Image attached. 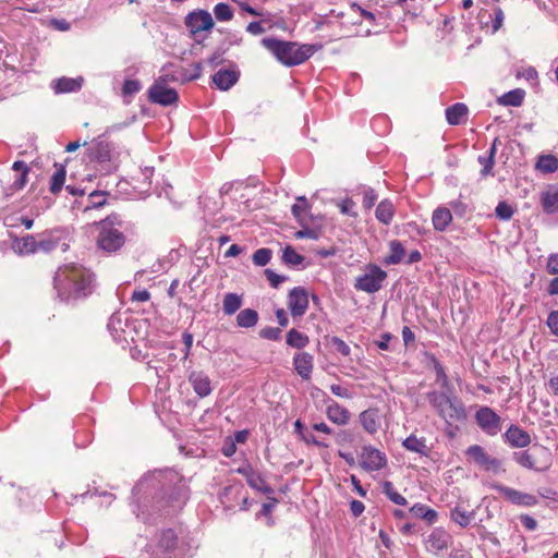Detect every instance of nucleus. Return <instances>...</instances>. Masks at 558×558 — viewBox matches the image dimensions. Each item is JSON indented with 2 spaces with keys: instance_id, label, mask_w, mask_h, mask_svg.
<instances>
[{
  "instance_id": "nucleus-24",
  "label": "nucleus",
  "mask_w": 558,
  "mask_h": 558,
  "mask_svg": "<svg viewBox=\"0 0 558 558\" xmlns=\"http://www.w3.org/2000/svg\"><path fill=\"white\" fill-rule=\"evenodd\" d=\"M292 215L299 225H311L313 215L311 213V205L305 196H299L291 208Z\"/></svg>"
},
{
  "instance_id": "nucleus-57",
  "label": "nucleus",
  "mask_w": 558,
  "mask_h": 558,
  "mask_svg": "<svg viewBox=\"0 0 558 558\" xmlns=\"http://www.w3.org/2000/svg\"><path fill=\"white\" fill-rule=\"evenodd\" d=\"M302 227L301 230L295 232L296 239H311V240H318L319 232L315 229H311L310 225H300Z\"/></svg>"
},
{
  "instance_id": "nucleus-12",
  "label": "nucleus",
  "mask_w": 558,
  "mask_h": 558,
  "mask_svg": "<svg viewBox=\"0 0 558 558\" xmlns=\"http://www.w3.org/2000/svg\"><path fill=\"white\" fill-rule=\"evenodd\" d=\"M184 22L192 36L202 31H210L215 24L211 14L202 9L190 12Z\"/></svg>"
},
{
  "instance_id": "nucleus-35",
  "label": "nucleus",
  "mask_w": 558,
  "mask_h": 558,
  "mask_svg": "<svg viewBox=\"0 0 558 558\" xmlns=\"http://www.w3.org/2000/svg\"><path fill=\"white\" fill-rule=\"evenodd\" d=\"M13 247L20 254H35L37 253V236L27 234L13 242Z\"/></svg>"
},
{
  "instance_id": "nucleus-9",
  "label": "nucleus",
  "mask_w": 558,
  "mask_h": 558,
  "mask_svg": "<svg viewBox=\"0 0 558 558\" xmlns=\"http://www.w3.org/2000/svg\"><path fill=\"white\" fill-rule=\"evenodd\" d=\"M465 456L485 471H492L494 473L505 472L501 468V461L489 456L480 445L470 446L465 451Z\"/></svg>"
},
{
  "instance_id": "nucleus-14",
  "label": "nucleus",
  "mask_w": 558,
  "mask_h": 558,
  "mask_svg": "<svg viewBox=\"0 0 558 558\" xmlns=\"http://www.w3.org/2000/svg\"><path fill=\"white\" fill-rule=\"evenodd\" d=\"M148 99L153 104L167 107L175 104L179 96L174 88L166 87L157 81L148 89Z\"/></svg>"
},
{
  "instance_id": "nucleus-3",
  "label": "nucleus",
  "mask_w": 558,
  "mask_h": 558,
  "mask_svg": "<svg viewBox=\"0 0 558 558\" xmlns=\"http://www.w3.org/2000/svg\"><path fill=\"white\" fill-rule=\"evenodd\" d=\"M260 44L278 62L288 68L304 63L323 48L322 44H299L281 40L277 37H264Z\"/></svg>"
},
{
  "instance_id": "nucleus-37",
  "label": "nucleus",
  "mask_w": 558,
  "mask_h": 558,
  "mask_svg": "<svg viewBox=\"0 0 558 558\" xmlns=\"http://www.w3.org/2000/svg\"><path fill=\"white\" fill-rule=\"evenodd\" d=\"M126 325L125 320L122 319L121 314L113 313L108 320L107 328L114 340L121 341L124 339V326Z\"/></svg>"
},
{
  "instance_id": "nucleus-60",
  "label": "nucleus",
  "mask_w": 558,
  "mask_h": 558,
  "mask_svg": "<svg viewBox=\"0 0 558 558\" xmlns=\"http://www.w3.org/2000/svg\"><path fill=\"white\" fill-rule=\"evenodd\" d=\"M141 89V83L137 80H125L122 86L124 96H133Z\"/></svg>"
},
{
  "instance_id": "nucleus-6",
  "label": "nucleus",
  "mask_w": 558,
  "mask_h": 558,
  "mask_svg": "<svg viewBox=\"0 0 558 558\" xmlns=\"http://www.w3.org/2000/svg\"><path fill=\"white\" fill-rule=\"evenodd\" d=\"M177 547L178 535L172 529L160 530L146 546L149 558H173Z\"/></svg>"
},
{
  "instance_id": "nucleus-33",
  "label": "nucleus",
  "mask_w": 558,
  "mask_h": 558,
  "mask_svg": "<svg viewBox=\"0 0 558 558\" xmlns=\"http://www.w3.org/2000/svg\"><path fill=\"white\" fill-rule=\"evenodd\" d=\"M359 420L363 428L371 435L378 430V414L376 409H367L360 413Z\"/></svg>"
},
{
  "instance_id": "nucleus-49",
  "label": "nucleus",
  "mask_w": 558,
  "mask_h": 558,
  "mask_svg": "<svg viewBox=\"0 0 558 558\" xmlns=\"http://www.w3.org/2000/svg\"><path fill=\"white\" fill-rule=\"evenodd\" d=\"M214 14L218 21L227 22L233 17V10L228 3L219 2L214 8Z\"/></svg>"
},
{
  "instance_id": "nucleus-48",
  "label": "nucleus",
  "mask_w": 558,
  "mask_h": 558,
  "mask_svg": "<svg viewBox=\"0 0 558 558\" xmlns=\"http://www.w3.org/2000/svg\"><path fill=\"white\" fill-rule=\"evenodd\" d=\"M65 168L63 166H60V168L57 169V171L53 173L50 180V192L52 194H58L65 181Z\"/></svg>"
},
{
  "instance_id": "nucleus-38",
  "label": "nucleus",
  "mask_w": 558,
  "mask_h": 558,
  "mask_svg": "<svg viewBox=\"0 0 558 558\" xmlns=\"http://www.w3.org/2000/svg\"><path fill=\"white\" fill-rule=\"evenodd\" d=\"M525 97V90L522 88H515L501 95L497 102L502 106L519 107L522 105Z\"/></svg>"
},
{
  "instance_id": "nucleus-2",
  "label": "nucleus",
  "mask_w": 558,
  "mask_h": 558,
  "mask_svg": "<svg viewBox=\"0 0 558 558\" xmlns=\"http://www.w3.org/2000/svg\"><path fill=\"white\" fill-rule=\"evenodd\" d=\"M57 298L64 303L76 302L89 296L96 287V276L78 263H68L58 267L52 278Z\"/></svg>"
},
{
  "instance_id": "nucleus-15",
  "label": "nucleus",
  "mask_w": 558,
  "mask_h": 558,
  "mask_svg": "<svg viewBox=\"0 0 558 558\" xmlns=\"http://www.w3.org/2000/svg\"><path fill=\"white\" fill-rule=\"evenodd\" d=\"M288 308L293 317L303 316L308 308V294L303 287H294L288 294Z\"/></svg>"
},
{
  "instance_id": "nucleus-45",
  "label": "nucleus",
  "mask_w": 558,
  "mask_h": 558,
  "mask_svg": "<svg viewBox=\"0 0 558 558\" xmlns=\"http://www.w3.org/2000/svg\"><path fill=\"white\" fill-rule=\"evenodd\" d=\"M472 518L473 512H468L460 507H454L450 512V519L461 527L470 525Z\"/></svg>"
},
{
  "instance_id": "nucleus-26",
  "label": "nucleus",
  "mask_w": 558,
  "mask_h": 558,
  "mask_svg": "<svg viewBox=\"0 0 558 558\" xmlns=\"http://www.w3.org/2000/svg\"><path fill=\"white\" fill-rule=\"evenodd\" d=\"M466 416L468 414L464 404L459 398L454 396L449 407L447 408L445 416H442V418L448 424H451V422H463L466 420Z\"/></svg>"
},
{
  "instance_id": "nucleus-17",
  "label": "nucleus",
  "mask_w": 558,
  "mask_h": 558,
  "mask_svg": "<svg viewBox=\"0 0 558 558\" xmlns=\"http://www.w3.org/2000/svg\"><path fill=\"white\" fill-rule=\"evenodd\" d=\"M63 231L60 229L46 230L37 235V252L51 253L64 239Z\"/></svg>"
},
{
  "instance_id": "nucleus-1",
  "label": "nucleus",
  "mask_w": 558,
  "mask_h": 558,
  "mask_svg": "<svg viewBox=\"0 0 558 558\" xmlns=\"http://www.w3.org/2000/svg\"><path fill=\"white\" fill-rule=\"evenodd\" d=\"M189 496V487L177 474L143 476L132 489L137 517L140 512L168 514L170 510L181 509Z\"/></svg>"
},
{
  "instance_id": "nucleus-11",
  "label": "nucleus",
  "mask_w": 558,
  "mask_h": 558,
  "mask_svg": "<svg viewBox=\"0 0 558 558\" xmlns=\"http://www.w3.org/2000/svg\"><path fill=\"white\" fill-rule=\"evenodd\" d=\"M386 464L387 457L384 452L371 445L362 447L360 465L363 470L367 472L379 471L385 468Z\"/></svg>"
},
{
  "instance_id": "nucleus-13",
  "label": "nucleus",
  "mask_w": 558,
  "mask_h": 558,
  "mask_svg": "<svg viewBox=\"0 0 558 558\" xmlns=\"http://www.w3.org/2000/svg\"><path fill=\"white\" fill-rule=\"evenodd\" d=\"M493 489L502 495L508 501L513 505L524 506V507H533L538 504V499L536 496L527 493H523L521 490L501 485L494 484Z\"/></svg>"
},
{
  "instance_id": "nucleus-22",
  "label": "nucleus",
  "mask_w": 558,
  "mask_h": 558,
  "mask_svg": "<svg viewBox=\"0 0 558 558\" xmlns=\"http://www.w3.org/2000/svg\"><path fill=\"white\" fill-rule=\"evenodd\" d=\"M239 78H240V72L239 71H236V70H228V69H220L211 77L213 83L220 90H228V89H230L233 85L236 84Z\"/></svg>"
},
{
  "instance_id": "nucleus-27",
  "label": "nucleus",
  "mask_w": 558,
  "mask_h": 558,
  "mask_svg": "<svg viewBox=\"0 0 558 558\" xmlns=\"http://www.w3.org/2000/svg\"><path fill=\"white\" fill-rule=\"evenodd\" d=\"M541 204L544 213L548 215L558 213V186L550 185L542 192Z\"/></svg>"
},
{
  "instance_id": "nucleus-31",
  "label": "nucleus",
  "mask_w": 558,
  "mask_h": 558,
  "mask_svg": "<svg viewBox=\"0 0 558 558\" xmlns=\"http://www.w3.org/2000/svg\"><path fill=\"white\" fill-rule=\"evenodd\" d=\"M425 357L427 361V365L433 367L436 373V381L440 384L441 388L449 389L450 381L446 374L445 367L439 362V360L433 353H425Z\"/></svg>"
},
{
  "instance_id": "nucleus-56",
  "label": "nucleus",
  "mask_w": 558,
  "mask_h": 558,
  "mask_svg": "<svg viewBox=\"0 0 558 558\" xmlns=\"http://www.w3.org/2000/svg\"><path fill=\"white\" fill-rule=\"evenodd\" d=\"M350 9L354 12H359L360 16L369 22L371 24L374 25L376 23V15L373 12L362 8L359 3L351 2Z\"/></svg>"
},
{
  "instance_id": "nucleus-23",
  "label": "nucleus",
  "mask_w": 558,
  "mask_h": 558,
  "mask_svg": "<svg viewBox=\"0 0 558 558\" xmlns=\"http://www.w3.org/2000/svg\"><path fill=\"white\" fill-rule=\"evenodd\" d=\"M293 365L301 378L310 379L314 367V356L307 352L296 353L293 357Z\"/></svg>"
},
{
  "instance_id": "nucleus-46",
  "label": "nucleus",
  "mask_w": 558,
  "mask_h": 558,
  "mask_svg": "<svg viewBox=\"0 0 558 558\" xmlns=\"http://www.w3.org/2000/svg\"><path fill=\"white\" fill-rule=\"evenodd\" d=\"M82 85L77 80L61 77L56 82L54 89L57 93H71L81 89Z\"/></svg>"
},
{
  "instance_id": "nucleus-36",
  "label": "nucleus",
  "mask_w": 558,
  "mask_h": 558,
  "mask_svg": "<svg viewBox=\"0 0 558 558\" xmlns=\"http://www.w3.org/2000/svg\"><path fill=\"white\" fill-rule=\"evenodd\" d=\"M243 304V298L240 294L228 292L222 300V311L226 315L231 316L235 314Z\"/></svg>"
},
{
  "instance_id": "nucleus-61",
  "label": "nucleus",
  "mask_w": 558,
  "mask_h": 558,
  "mask_svg": "<svg viewBox=\"0 0 558 558\" xmlns=\"http://www.w3.org/2000/svg\"><path fill=\"white\" fill-rule=\"evenodd\" d=\"M330 343L335 349L343 356H349L351 353L350 347L339 337L333 336L330 339Z\"/></svg>"
},
{
  "instance_id": "nucleus-54",
  "label": "nucleus",
  "mask_w": 558,
  "mask_h": 558,
  "mask_svg": "<svg viewBox=\"0 0 558 558\" xmlns=\"http://www.w3.org/2000/svg\"><path fill=\"white\" fill-rule=\"evenodd\" d=\"M495 214L498 219L507 221L512 217L513 209L508 203L500 202L495 209Z\"/></svg>"
},
{
  "instance_id": "nucleus-53",
  "label": "nucleus",
  "mask_w": 558,
  "mask_h": 558,
  "mask_svg": "<svg viewBox=\"0 0 558 558\" xmlns=\"http://www.w3.org/2000/svg\"><path fill=\"white\" fill-rule=\"evenodd\" d=\"M337 205L341 214L348 215L353 218L357 217V213L353 210V208L355 207V203L352 198L345 197L342 201L338 202Z\"/></svg>"
},
{
  "instance_id": "nucleus-47",
  "label": "nucleus",
  "mask_w": 558,
  "mask_h": 558,
  "mask_svg": "<svg viewBox=\"0 0 558 558\" xmlns=\"http://www.w3.org/2000/svg\"><path fill=\"white\" fill-rule=\"evenodd\" d=\"M282 262L288 266H299L304 262V256L299 254L291 245L282 251Z\"/></svg>"
},
{
  "instance_id": "nucleus-43",
  "label": "nucleus",
  "mask_w": 558,
  "mask_h": 558,
  "mask_svg": "<svg viewBox=\"0 0 558 558\" xmlns=\"http://www.w3.org/2000/svg\"><path fill=\"white\" fill-rule=\"evenodd\" d=\"M242 488L241 485H228L223 487L218 495L220 502L226 507H230L228 504L240 495Z\"/></svg>"
},
{
  "instance_id": "nucleus-51",
  "label": "nucleus",
  "mask_w": 558,
  "mask_h": 558,
  "mask_svg": "<svg viewBox=\"0 0 558 558\" xmlns=\"http://www.w3.org/2000/svg\"><path fill=\"white\" fill-rule=\"evenodd\" d=\"M107 192L95 190L92 193H89V206L87 208H100L106 205L107 199L106 195Z\"/></svg>"
},
{
  "instance_id": "nucleus-28",
  "label": "nucleus",
  "mask_w": 558,
  "mask_h": 558,
  "mask_svg": "<svg viewBox=\"0 0 558 558\" xmlns=\"http://www.w3.org/2000/svg\"><path fill=\"white\" fill-rule=\"evenodd\" d=\"M468 113V106L463 102H456L449 106L445 111L446 120L449 125L461 124L466 119Z\"/></svg>"
},
{
  "instance_id": "nucleus-64",
  "label": "nucleus",
  "mask_w": 558,
  "mask_h": 558,
  "mask_svg": "<svg viewBox=\"0 0 558 558\" xmlns=\"http://www.w3.org/2000/svg\"><path fill=\"white\" fill-rule=\"evenodd\" d=\"M547 271L551 275H558V253L551 254L547 260Z\"/></svg>"
},
{
  "instance_id": "nucleus-21",
  "label": "nucleus",
  "mask_w": 558,
  "mask_h": 558,
  "mask_svg": "<svg viewBox=\"0 0 558 558\" xmlns=\"http://www.w3.org/2000/svg\"><path fill=\"white\" fill-rule=\"evenodd\" d=\"M447 390L449 393L437 390H433L426 393V398L429 404L436 410L440 417L445 416V412L454 397L450 388Z\"/></svg>"
},
{
  "instance_id": "nucleus-25",
  "label": "nucleus",
  "mask_w": 558,
  "mask_h": 558,
  "mask_svg": "<svg viewBox=\"0 0 558 558\" xmlns=\"http://www.w3.org/2000/svg\"><path fill=\"white\" fill-rule=\"evenodd\" d=\"M327 417L337 425H345L351 418L350 411L338 402L330 400L326 409Z\"/></svg>"
},
{
  "instance_id": "nucleus-55",
  "label": "nucleus",
  "mask_w": 558,
  "mask_h": 558,
  "mask_svg": "<svg viewBox=\"0 0 558 558\" xmlns=\"http://www.w3.org/2000/svg\"><path fill=\"white\" fill-rule=\"evenodd\" d=\"M259 337L266 340L278 341L281 339V329L279 327H265L259 330Z\"/></svg>"
},
{
  "instance_id": "nucleus-32",
  "label": "nucleus",
  "mask_w": 558,
  "mask_h": 558,
  "mask_svg": "<svg viewBox=\"0 0 558 558\" xmlns=\"http://www.w3.org/2000/svg\"><path fill=\"white\" fill-rule=\"evenodd\" d=\"M452 221V213L449 208L437 207L432 215L433 227L436 231L442 232Z\"/></svg>"
},
{
  "instance_id": "nucleus-39",
  "label": "nucleus",
  "mask_w": 558,
  "mask_h": 558,
  "mask_svg": "<svg viewBox=\"0 0 558 558\" xmlns=\"http://www.w3.org/2000/svg\"><path fill=\"white\" fill-rule=\"evenodd\" d=\"M535 169L544 174L554 173L558 170V158L555 155H541L535 163Z\"/></svg>"
},
{
  "instance_id": "nucleus-44",
  "label": "nucleus",
  "mask_w": 558,
  "mask_h": 558,
  "mask_svg": "<svg viewBox=\"0 0 558 558\" xmlns=\"http://www.w3.org/2000/svg\"><path fill=\"white\" fill-rule=\"evenodd\" d=\"M383 492L387 498L396 505L405 506L408 500L401 494H399L391 482L385 481L383 483Z\"/></svg>"
},
{
  "instance_id": "nucleus-7",
  "label": "nucleus",
  "mask_w": 558,
  "mask_h": 558,
  "mask_svg": "<svg viewBox=\"0 0 558 558\" xmlns=\"http://www.w3.org/2000/svg\"><path fill=\"white\" fill-rule=\"evenodd\" d=\"M387 272L376 264H367L365 272L355 279L354 288L366 293H376L387 279Z\"/></svg>"
},
{
  "instance_id": "nucleus-62",
  "label": "nucleus",
  "mask_w": 558,
  "mask_h": 558,
  "mask_svg": "<svg viewBox=\"0 0 558 558\" xmlns=\"http://www.w3.org/2000/svg\"><path fill=\"white\" fill-rule=\"evenodd\" d=\"M27 175H28V172H26V171H23L22 173H20L19 177L11 184L10 190L12 192L22 190L26 185Z\"/></svg>"
},
{
  "instance_id": "nucleus-20",
  "label": "nucleus",
  "mask_w": 558,
  "mask_h": 558,
  "mask_svg": "<svg viewBox=\"0 0 558 558\" xmlns=\"http://www.w3.org/2000/svg\"><path fill=\"white\" fill-rule=\"evenodd\" d=\"M427 549L434 553L445 550L451 543V535L441 527H436L427 537Z\"/></svg>"
},
{
  "instance_id": "nucleus-5",
  "label": "nucleus",
  "mask_w": 558,
  "mask_h": 558,
  "mask_svg": "<svg viewBox=\"0 0 558 558\" xmlns=\"http://www.w3.org/2000/svg\"><path fill=\"white\" fill-rule=\"evenodd\" d=\"M105 134L93 142V145L87 148V156L90 161H95L100 166L101 171L111 173L119 168L120 153L113 147L112 143L100 140Z\"/></svg>"
},
{
  "instance_id": "nucleus-63",
  "label": "nucleus",
  "mask_w": 558,
  "mask_h": 558,
  "mask_svg": "<svg viewBox=\"0 0 558 558\" xmlns=\"http://www.w3.org/2000/svg\"><path fill=\"white\" fill-rule=\"evenodd\" d=\"M547 326L551 333L558 336V311H551L547 317Z\"/></svg>"
},
{
  "instance_id": "nucleus-8",
  "label": "nucleus",
  "mask_w": 558,
  "mask_h": 558,
  "mask_svg": "<svg viewBox=\"0 0 558 558\" xmlns=\"http://www.w3.org/2000/svg\"><path fill=\"white\" fill-rule=\"evenodd\" d=\"M475 422L477 426L488 436H496L501 432L502 428V420L489 407H481L475 415Z\"/></svg>"
},
{
  "instance_id": "nucleus-19",
  "label": "nucleus",
  "mask_w": 558,
  "mask_h": 558,
  "mask_svg": "<svg viewBox=\"0 0 558 558\" xmlns=\"http://www.w3.org/2000/svg\"><path fill=\"white\" fill-rule=\"evenodd\" d=\"M238 473L246 478L248 486L252 487L253 489L262 492L267 495L274 493L272 487L266 484L262 474L254 471L250 465L239 468Z\"/></svg>"
},
{
  "instance_id": "nucleus-34",
  "label": "nucleus",
  "mask_w": 558,
  "mask_h": 558,
  "mask_svg": "<svg viewBox=\"0 0 558 558\" xmlns=\"http://www.w3.org/2000/svg\"><path fill=\"white\" fill-rule=\"evenodd\" d=\"M410 512L418 519L426 521L429 525L434 524L438 520V513L436 510L429 508L424 504H415L410 508Z\"/></svg>"
},
{
  "instance_id": "nucleus-4",
  "label": "nucleus",
  "mask_w": 558,
  "mask_h": 558,
  "mask_svg": "<svg viewBox=\"0 0 558 558\" xmlns=\"http://www.w3.org/2000/svg\"><path fill=\"white\" fill-rule=\"evenodd\" d=\"M123 220L117 213H112L96 223L98 234L96 238L97 247L107 253L113 254L120 251L125 243V235L122 232Z\"/></svg>"
},
{
  "instance_id": "nucleus-18",
  "label": "nucleus",
  "mask_w": 558,
  "mask_h": 558,
  "mask_svg": "<svg viewBox=\"0 0 558 558\" xmlns=\"http://www.w3.org/2000/svg\"><path fill=\"white\" fill-rule=\"evenodd\" d=\"M187 380L199 398H206L213 391L211 380L203 371H192L187 376Z\"/></svg>"
},
{
  "instance_id": "nucleus-10",
  "label": "nucleus",
  "mask_w": 558,
  "mask_h": 558,
  "mask_svg": "<svg viewBox=\"0 0 558 558\" xmlns=\"http://www.w3.org/2000/svg\"><path fill=\"white\" fill-rule=\"evenodd\" d=\"M539 454H547V449L543 446L534 445L531 449L514 451L512 453V460L524 469L538 472L546 468L537 466L539 462Z\"/></svg>"
},
{
  "instance_id": "nucleus-41",
  "label": "nucleus",
  "mask_w": 558,
  "mask_h": 558,
  "mask_svg": "<svg viewBox=\"0 0 558 558\" xmlns=\"http://www.w3.org/2000/svg\"><path fill=\"white\" fill-rule=\"evenodd\" d=\"M286 342L289 347L301 350L310 343V338L307 335L292 328L286 335Z\"/></svg>"
},
{
  "instance_id": "nucleus-59",
  "label": "nucleus",
  "mask_w": 558,
  "mask_h": 558,
  "mask_svg": "<svg viewBox=\"0 0 558 558\" xmlns=\"http://www.w3.org/2000/svg\"><path fill=\"white\" fill-rule=\"evenodd\" d=\"M477 161L483 166L481 170V174L486 177L492 173L493 167L495 165V158L493 156H478Z\"/></svg>"
},
{
  "instance_id": "nucleus-50",
  "label": "nucleus",
  "mask_w": 558,
  "mask_h": 558,
  "mask_svg": "<svg viewBox=\"0 0 558 558\" xmlns=\"http://www.w3.org/2000/svg\"><path fill=\"white\" fill-rule=\"evenodd\" d=\"M272 256V251L268 247H262L254 252L252 260L256 266H266Z\"/></svg>"
},
{
  "instance_id": "nucleus-52",
  "label": "nucleus",
  "mask_w": 558,
  "mask_h": 558,
  "mask_svg": "<svg viewBox=\"0 0 558 558\" xmlns=\"http://www.w3.org/2000/svg\"><path fill=\"white\" fill-rule=\"evenodd\" d=\"M377 199H378V194L373 187L367 186V187L363 189V207L365 209L373 208V206L375 205Z\"/></svg>"
},
{
  "instance_id": "nucleus-29",
  "label": "nucleus",
  "mask_w": 558,
  "mask_h": 558,
  "mask_svg": "<svg viewBox=\"0 0 558 558\" xmlns=\"http://www.w3.org/2000/svg\"><path fill=\"white\" fill-rule=\"evenodd\" d=\"M396 208L393 203L385 198L379 202L375 209L376 219L385 226H389L395 217Z\"/></svg>"
},
{
  "instance_id": "nucleus-58",
  "label": "nucleus",
  "mask_w": 558,
  "mask_h": 558,
  "mask_svg": "<svg viewBox=\"0 0 558 558\" xmlns=\"http://www.w3.org/2000/svg\"><path fill=\"white\" fill-rule=\"evenodd\" d=\"M264 274L267 280L269 281L270 286L275 289H277L282 282L288 280V277L278 275L270 268L265 269Z\"/></svg>"
},
{
  "instance_id": "nucleus-16",
  "label": "nucleus",
  "mask_w": 558,
  "mask_h": 558,
  "mask_svg": "<svg viewBox=\"0 0 558 558\" xmlns=\"http://www.w3.org/2000/svg\"><path fill=\"white\" fill-rule=\"evenodd\" d=\"M502 440L511 448H525L532 442L531 435L517 424H511L502 434Z\"/></svg>"
},
{
  "instance_id": "nucleus-30",
  "label": "nucleus",
  "mask_w": 558,
  "mask_h": 558,
  "mask_svg": "<svg viewBox=\"0 0 558 558\" xmlns=\"http://www.w3.org/2000/svg\"><path fill=\"white\" fill-rule=\"evenodd\" d=\"M402 446L408 451L418 453L423 457H428L430 452V448L426 445V439L424 437L417 438L414 434L407 437L402 441Z\"/></svg>"
},
{
  "instance_id": "nucleus-42",
  "label": "nucleus",
  "mask_w": 558,
  "mask_h": 558,
  "mask_svg": "<svg viewBox=\"0 0 558 558\" xmlns=\"http://www.w3.org/2000/svg\"><path fill=\"white\" fill-rule=\"evenodd\" d=\"M390 254L384 257L385 265H397L401 263L405 251L400 241L393 240L389 243Z\"/></svg>"
},
{
  "instance_id": "nucleus-40",
  "label": "nucleus",
  "mask_w": 558,
  "mask_h": 558,
  "mask_svg": "<svg viewBox=\"0 0 558 558\" xmlns=\"http://www.w3.org/2000/svg\"><path fill=\"white\" fill-rule=\"evenodd\" d=\"M259 315L253 308L241 310L236 315V325L241 328H252L258 323Z\"/></svg>"
}]
</instances>
